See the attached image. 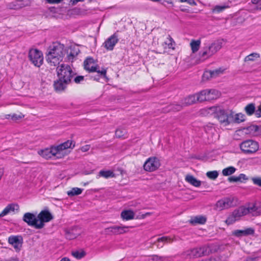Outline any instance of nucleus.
Segmentation results:
<instances>
[{
    "mask_svg": "<svg viewBox=\"0 0 261 261\" xmlns=\"http://www.w3.org/2000/svg\"><path fill=\"white\" fill-rule=\"evenodd\" d=\"M195 95L196 96L197 101L202 102L205 100H208V99H207V90H202L199 93L195 94Z\"/></svg>",
    "mask_w": 261,
    "mask_h": 261,
    "instance_id": "nucleus-29",
    "label": "nucleus"
},
{
    "mask_svg": "<svg viewBox=\"0 0 261 261\" xmlns=\"http://www.w3.org/2000/svg\"><path fill=\"white\" fill-rule=\"evenodd\" d=\"M71 254L73 257L79 259L82 258L86 255L85 252L82 250L73 251Z\"/></svg>",
    "mask_w": 261,
    "mask_h": 261,
    "instance_id": "nucleus-37",
    "label": "nucleus"
},
{
    "mask_svg": "<svg viewBox=\"0 0 261 261\" xmlns=\"http://www.w3.org/2000/svg\"><path fill=\"white\" fill-rule=\"evenodd\" d=\"M98 176L103 177L106 178L109 177H113L115 176V174L113 171L111 170H101L99 171Z\"/></svg>",
    "mask_w": 261,
    "mask_h": 261,
    "instance_id": "nucleus-32",
    "label": "nucleus"
},
{
    "mask_svg": "<svg viewBox=\"0 0 261 261\" xmlns=\"http://www.w3.org/2000/svg\"><path fill=\"white\" fill-rule=\"evenodd\" d=\"M247 210V215L250 214L253 216H256L261 215V205H257L256 203H249L245 205Z\"/></svg>",
    "mask_w": 261,
    "mask_h": 261,
    "instance_id": "nucleus-17",
    "label": "nucleus"
},
{
    "mask_svg": "<svg viewBox=\"0 0 261 261\" xmlns=\"http://www.w3.org/2000/svg\"><path fill=\"white\" fill-rule=\"evenodd\" d=\"M236 171V169L232 166H230L223 169L222 173L224 176H229L233 174Z\"/></svg>",
    "mask_w": 261,
    "mask_h": 261,
    "instance_id": "nucleus-36",
    "label": "nucleus"
},
{
    "mask_svg": "<svg viewBox=\"0 0 261 261\" xmlns=\"http://www.w3.org/2000/svg\"><path fill=\"white\" fill-rule=\"evenodd\" d=\"M58 78L66 82L70 83L74 73L71 66L67 64H62L57 68Z\"/></svg>",
    "mask_w": 261,
    "mask_h": 261,
    "instance_id": "nucleus-4",
    "label": "nucleus"
},
{
    "mask_svg": "<svg viewBox=\"0 0 261 261\" xmlns=\"http://www.w3.org/2000/svg\"><path fill=\"white\" fill-rule=\"evenodd\" d=\"M118 41V36L114 34L105 41L103 45L107 50H112Z\"/></svg>",
    "mask_w": 261,
    "mask_h": 261,
    "instance_id": "nucleus-18",
    "label": "nucleus"
},
{
    "mask_svg": "<svg viewBox=\"0 0 261 261\" xmlns=\"http://www.w3.org/2000/svg\"><path fill=\"white\" fill-rule=\"evenodd\" d=\"M151 260L152 261H163V258L158 255H153L151 257Z\"/></svg>",
    "mask_w": 261,
    "mask_h": 261,
    "instance_id": "nucleus-51",
    "label": "nucleus"
},
{
    "mask_svg": "<svg viewBox=\"0 0 261 261\" xmlns=\"http://www.w3.org/2000/svg\"><path fill=\"white\" fill-rule=\"evenodd\" d=\"M259 229L260 231H261V224H260L259 226Z\"/></svg>",
    "mask_w": 261,
    "mask_h": 261,
    "instance_id": "nucleus-59",
    "label": "nucleus"
},
{
    "mask_svg": "<svg viewBox=\"0 0 261 261\" xmlns=\"http://www.w3.org/2000/svg\"><path fill=\"white\" fill-rule=\"evenodd\" d=\"M74 146V144L73 143V142L68 140L57 146L40 150L38 151V153L46 159L53 157L60 159L68 153L67 149L72 148Z\"/></svg>",
    "mask_w": 261,
    "mask_h": 261,
    "instance_id": "nucleus-1",
    "label": "nucleus"
},
{
    "mask_svg": "<svg viewBox=\"0 0 261 261\" xmlns=\"http://www.w3.org/2000/svg\"><path fill=\"white\" fill-rule=\"evenodd\" d=\"M229 7L227 4L217 5L212 8V12L214 14H218L223 12L225 9Z\"/></svg>",
    "mask_w": 261,
    "mask_h": 261,
    "instance_id": "nucleus-23",
    "label": "nucleus"
},
{
    "mask_svg": "<svg viewBox=\"0 0 261 261\" xmlns=\"http://www.w3.org/2000/svg\"><path fill=\"white\" fill-rule=\"evenodd\" d=\"M109 231L114 234H118V226H114L108 228Z\"/></svg>",
    "mask_w": 261,
    "mask_h": 261,
    "instance_id": "nucleus-47",
    "label": "nucleus"
},
{
    "mask_svg": "<svg viewBox=\"0 0 261 261\" xmlns=\"http://www.w3.org/2000/svg\"><path fill=\"white\" fill-rule=\"evenodd\" d=\"M134 213L130 210H125L121 212V216L123 220H129L134 218Z\"/></svg>",
    "mask_w": 261,
    "mask_h": 261,
    "instance_id": "nucleus-30",
    "label": "nucleus"
},
{
    "mask_svg": "<svg viewBox=\"0 0 261 261\" xmlns=\"http://www.w3.org/2000/svg\"><path fill=\"white\" fill-rule=\"evenodd\" d=\"M259 58V55L257 53H252L246 56L244 59L245 62L254 61Z\"/></svg>",
    "mask_w": 261,
    "mask_h": 261,
    "instance_id": "nucleus-40",
    "label": "nucleus"
},
{
    "mask_svg": "<svg viewBox=\"0 0 261 261\" xmlns=\"http://www.w3.org/2000/svg\"><path fill=\"white\" fill-rule=\"evenodd\" d=\"M245 119V115L242 113H238L234 114L233 112V120L232 122L240 123L244 121Z\"/></svg>",
    "mask_w": 261,
    "mask_h": 261,
    "instance_id": "nucleus-33",
    "label": "nucleus"
},
{
    "mask_svg": "<svg viewBox=\"0 0 261 261\" xmlns=\"http://www.w3.org/2000/svg\"><path fill=\"white\" fill-rule=\"evenodd\" d=\"M165 43L167 45L168 48H173L174 42L173 39L170 36H169L167 38V41H166Z\"/></svg>",
    "mask_w": 261,
    "mask_h": 261,
    "instance_id": "nucleus-44",
    "label": "nucleus"
},
{
    "mask_svg": "<svg viewBox=\"0 0 261 261\" xmlns=\"http://www.w3.org/2000/svg\"><path fill=\"white\" fill-rule=\"evenodd\" d=\"M23 117L24 115L20 113L19 114H13L12 115H6V118L7 119H11L13 121H16L21 119Z\"/></svg>",
    "mask_w": 261,
    "mask_h": 261,
    "instance_id": "nucleus-41",
    "label": "nucleus"
},
{
    "mask_svg": "<svg viewBox=\"0 0 261 261\" xmlns=\"http://www.w3.org/2000/svg\"><path fill=\"white\" fill-rule=\"evenodd\" d=\"M38 229L44 227L45 223L49 222L53 218L51 214L47 210L42 211L38 215Z\"/></svg>",
    "mask_w": 261,
    "mask_h": 261,
    "instance_id": "nucleus-13",
    "label": "nucleus"
},
{
    "mask_svg": "<svg viewBox=\"0 0 261 261\" xmlns=\"http://www.w3.org/2000/svg\"><path fill=\"white\" fill-rule=\"evenodd\" d=\"M257 9L261 10V3L259 4L258 6H257Z\"/></svg>",
    "mask_w": 261,
    "mask_h": 261,
    "instance_id": "nucleus-57",
    "label": "nucleus"
},
{
    "mask_svg": "<svg viewBox=\"0 0 261 261\" xmlns=\"http://www.w3.org/2000/svg\"><path fill=\"white\" fill-rule=\"evenodd\" d=\"M222 46V41L221 40H217L214 42L211 45L204 48L201 54L202 57H208L212 56L220 50Z\"/></svg>",
    "mask_w": 261,
    "mask_h": 261,
    "instance_id": "nucleus-11",
    "label": "nucleus"
},
{
    "mask_svg": "<svg viewBox=\"0 0 261 261\" xmlns=\"http://www.w3.org/2000/svg\"><path fill=\"white\" fill-rule=\"evenodd\" d=\"M240 148L244 153L252 154L258 150L259 145L257 141L249 139L244 141L240 143Z\"/></svg>",
    "mask_w": 261,
    "mask_h": 261,
    "instance_id": "nucleus-5",
    "label": "nucleus"
},
{
    "mask_svg": "<svg viewBox=\"0 0 261 261\" xmlns=\"http://www.w3.org/2000/svg\"><path fill=\"white\" fill-rule=\"evenodd\" d=\"M19 206L17 204L11 203L8 204L0 214V217H3L11 212H14L15 211H18Z\"/></svg>",
    "mask_w": 261,
    "mask_h": 261,
    "instance_id": "nucleus-20",
    "label": "nucleus"
},
{
    "mask_svg": "<svg viewBox=\"0 0 261 261\" xmlns=\"http://www.w3.org/2000/svg\"><path fill=\"white\" fill-rule=\"evenodd\" d=\"M2 92L0 91V97L2 96Z\"/></svg>",
    "mask_w": 261,
    "mask_h": 261,
    "instance_id": "nucleus-60",
    "label": "nucleus"
},
{
    "mask_svg": "<svg viewBox=\"0 0 261 261\" xmlns=\"http://www.w3.org/2000/svg\"><path fill=\"white\" fill-rule=\"evenodd\" d=\"M173 241V239L169 237H162L158 239V247H162L165 243H170Z\"/></svg>",
    "mask_w": 261,
    "mask_h": 261,
    "instance_id": "nucleus-31",
    "label": "nucleus"
},
{
    "mask_svg": "<svg viewBox=\"0 0 261 261\" xmlns=\"http://www.w3.org/2000/svg\"><path fill=\"white\" fill-rule=\"evenodd\" d=\"M80 50L78 48L71 49L67 57L68 61L72 62L74 58L79 54Z\"/></svg>",
    "mask_w": 261,
    "mask_h": 261,
    "instance_id": "nucleus-34",
    "label": "nucleus"
},
{
    "mask_svg": "<svg viewBox=\"0 0 261 261\" xmlns=\"http://www.w3.org/2000/svg\"><path fill=\"white\" fill-rule=\"evenodd\" d=\"M83 189L79 188H73L70 191L67 192V194L69 196L78 195L82 193Z\"/></svg>",
    "mask_w": 261,
    "mask_h": 261,
    "instance_id": "nucleus-39",
    "label": "nucleus"
},
{
    "mask_svg": "<svg viewBox=\"0 0 261 261\" xmlns=\"http://www.w3.org/2000/svg\"><path fill=\"white\" fill-rule=\"evenodd\" d=\"M60 261H71L69 258L66 257H63Z\"/></svg>",
    "mask_w": 261,
    "mask_h": 261,
    "instance_id": "nucleus-56",
    "label": "nucleus"
},
{
    "mask_svg": "<svg viewBox=\"0 0 261 261\" xmlns=\"http://www.w3.org/2000/svg\"><path fill=\"white\" fill-rule=\"evenodd\" d=\"M253 4H257V6L261 3V0H251Z\"/></svg>",
    "mask_w": 261,
    "mask_h": 261,
    "instance_id": "nucleus-55",
    "label": "nucleus"
},
{
    "mask_svg": "<svg viewBox=\"0 0 261 261\" xmlns=\"http://www.w3.org/2000/svg\"><path fill=\"white\" fill-rule=\"evenodd\" d=\"M260 258H261V256L253 255L247 258L246 261H257Z\"/></svg>",
    "mask_w": 261,
    "mask_h": 261,
    "instance_id": "nucleus-46",
    "label": "nucleus"
},
{
    "mask_svg": "<svg viewBox=\"0 0 261 261\" xmlns=\"http://www.w3.org/2000/svg\"><path fill=\"white\" fill-rule=\"evenodd\" d=\"M191 47L193 53H195L198 50L200 45V41L193 40L190 43Z\"/></svg>",
    "mask_w": 261,
    "mask_h": 261,
    "instance_id": "nucleus-38",
    "label": "nucleus"
},
{
    "mask_svg": "<svg viewBox=\"0 0 261 261\" xmlns=\"http://www.w3.org/2000/svg\"><path fill=\"white\" fill-rule=\"evenodd\" d=\"M254 185H256L261 188V177H253L251 178Z\"/></svg>",
    "mask_w": 261,
    "mask_h": 261,
    "instance_id": "nucleus-45",
    "label": "nucleus"
},
{
    "mask_svg": "<svg viewBox=\"0 0 261 261\" xmlns=\"http://www.w3.org/2000/svg\"><path fill=\"white\" fill-rule=\"evenodd\" d=\"M248 180V177L247 176L241 173L239 174L238 176H232L228 178V180L230 182H244L246 180Z\"/></svg>",
    "mask_w": 261,
    "mask_h": 261,
    "instance_id": "nucleus-24",
    "label": "nucleus"
},
{
    "mask_svg": "<svg viewBox=\"0 0 261 261\" xmlns=\"http://www.w3.org/2000/svg\"><path fill=\"white\" fill-rule=\"evenodd\" d=\"M58 80L56 81L54 83V87L56 90L61 91L64 90L66 85L69 84V82H66L62 79L58 78Z\"/></svg>",
    "mask_w": 261,
    "mask_h": 261,
    "instance_id": "nucleus-25",
    "label": "nucleus"
},
{
    "mask_svg": "<svg viewBox=\"0 0 261 261\" xmlns=\"http://www.w3.org/2000/svg\"><path fill=\"white\" fill-rule=\"evenodd\" d=\"M29 58L32 64L37 67H40L43 64V54L38 49L34 48L30 49Z\"/></svg>",
    "mask_w": 261,
    "mask_h": 261,
    "instance_id": "nucleus-10",
    "label": "nucleus"
},
{
    "mask_svg": "<svg viewBox=\"0 0 261 261\" xmlns=\"http://www.w3.org/2000/svg\"><path fill=\"white\" fill-rule=\"evenodd\" d=\"M223 70L221 69H216L213 71H205L202 75V80L205 81L210 78L216 77L219 74L222 73Z\"/></svg>",
    "mask_w": 261,
    "mask_h": 261,
    "instance_id": "nucleus-22",
    "label": "nucleus"
},
{
    "mask_svg": "<svg viewBox=\"0 0 261 261\" xmlns=\"http://www.w3.org/2000/svg\"><path fill=\"white\" fill-rule=\"evenodd\" d=\"M255 232L254 229L252 227L246 228L244 230H235L232 231V233L233 236L237 237H241L243 236H247L249 235L254 234Z\"/></svg>",
    "mask_w": 261,
    "mask_h": 261,
    "instance_id": "nucleus-19",
    "label": "nucleus"
},
{
    "mask_svg": "<svg viewBox=\"0 0 261 261\" xmlns=\"http://www.w3.org/2000/svg\"><path fill=\"white\" fill-rule=\"evenodd\" d=\"M181 2H188L189 0H180Z\"/></svg>",
    "mask_w": 261,
    "mask_h": 261,
    "instance_id": "nucleus-58",
    "label": "nucleus"
},
{
    "mask_svg": "<svg viewBox=\"0 0 261 261\" xmlns=\"http://www.w3.org/2000/svg\"><path fill=\"white\" fill-rule=\"evenodd\" d=\"M206 221V218L205 217L201 215H199L191 218L190 220V223L193 224H203L205 223Z\"/></svg>",
    "mask_w": 261,
    "mask_h": 261,
    "instance_id": "nucleus-26",
    "label": "nucleus"
},
{
    "mask_svg": "<svg viewBox=\"0 0 261 261\" xmlns=\"http://www.w3.org/2000/svg\"><path fill=\"white\" fill-rule=\"evenodd\" d=\"M245 111L246 114L249 116L255 114L256 111L255 105L252 103L247 105L245 108Z\"/></svg>",
    "mask_w": 261,
    "mask_h": 261,
    "instance_id": "nucleus-35",
    "label": "nucleus"
},
{
    "mask_svg": "<svg viewBox=\"0 0 261 261\" xmlns=\"http://www.w3.org/2000/svg\"><path fill=\"white\" fill-rule=\"evenodd\" d=\"M211 252L208 246H203L200 247L193 248L185 252L184 255L187 258L198 257L203 255H207Z\"/></svg>",
    "mask_w": 261,
    "mask_h": 261,
    "instance_id": "nucleus-6",
    "label": "nucleus"
},
{
    "mask_svg": "<svg viewBox=\"0 0 261 261\" xmlns=\"http://www.w3.org/2000/svg\"><path fill=\"white\" fill-rule=\"evenodd\" d=\"M95 80H96V81H98V80H99V79H95Z\"/></svg>",
    "mask_w": 261,
    "mask_h": 261,
    "instance_id": "nucleus-61",
    "label": "nucleus"
},
{
    "mask_svg": "<svg viewBox=\"0 0 261 261\" xmlns=\"http://www.w3.org/2000/svg\"><path fill=\"white\" fill-rule=\"evenodd\" d=\"M207 114L214 115L221 124L227 125L232 122L233 112L229 109H224L221 106H213L206 109Z\"/></svg>",
    "mask_w": 261,
    "mask_h": 261,
    "instance_id": "nucleus-2",
    "label": "nucleus"
},
{
    "mask_svg": "<svg viewBox=\"0 0 261 261\" xmlns=\"http://www.w3.org/2000/svg\"><path fill=\"white\" fill-rule=\"evenodd\" d=\"M84 0H70V3L72 5H74L79 2H83Z\"/></svg>",
    "mask_w": 261,
    "mask_h": 261,
    "instance_id": "nucleus-54",
    "label": "nucleus"
},
{
    "mask_svg": "<svg viewBox=\"0 0 261 261\" xmlns=\"http://www.w3.org/2000/svg\"><path fill=\"white\" fill-rule=\"evenodd\" d=\"M237 205V199L236 197L230 196L224 197L219 200L216 204V209L218 211H222L228 209Z\"/></svg>",
    "mask_w": 261,
    "mask_h": 261,
    "instance_id": "nucleus-7",
    "label": "nucleus"
},
{
    "mask_svg": "<svg viewBox=\"0 0 261 261\" xmlns=\"http://www.w3.org/2000/svg\"><path fill=\"white\" fill-rule=\"evenodd\" d=\"M8 242L16 251H19L22 247L23 239L20 236H11L8 238Z\"/></svg>",
    "mask_w": 261,
    "mask_h": 261,
    "instance_id": "nucleus-15",
    "label": "nucleus"
},
{
    "mask_svg": "<svg viewBox=\"0 0 261 261\" xmlns=\"http://www.w3.org/2000/svg\"><path fill=\"white\" fill-rule=\"evenodd\" d=\"M47 2L49 4H58L60 3L62 0H46Z\"/></svg>",
    "mask_w": 261,
    "mask_h": 261,
    "instance_id": "nucleus-53",
    "label": "nucleus"
},
{
    "mask_svg": "<svg viewBox=\"0 0 261 261\" xmlns=\"http://www.w3.org/2000/svg\"><path fill=\"white\" fill-rule=\"evenodd\" d=\"M90 149V146L89 145H85L83 147H81V150L83 151V152H86V151H87L88 150H89Z\"/></svg>",
    "mask_w": 261,
    "mask_h": 261,
    "instance_id": "nucleus-52",
    "label": "nucleus"
},
{
    "mask_svg": "<svg viewBox=\"0 0 261 261\" xmlns=\"http://www.w3.org/2000/svg\"><path fill=\"white\" fill-rule=\"evenodd\" d=\"M160 160L156 157H150L144 163L143 167L146 171L152 172L158 169L160 166Z\"/></svg>",
    "mask_w": 261,
    "mask_h": 261,
    "instance_id": "nucleus-14",
    "label": "nucleus"
},
{
    "mask_svg": "<svg viewBox=\"0 0 261 261\" xmlns=\"http://www.w3.org/2000/svg\"><path fill=\"white\" fill-rule=\"evenodd\" d=\"M84 68L90 72H96L103 77H106L107 71L105 69L98 70L99 67L94 60L92 58H88L84 61Z\"/></svg>",
    "mask_w": 261,
    "mask_h": 261,
    "instance_id": "nucleus-9",
    "label": "nucleus"
},
{
    "mask_svg": "<svg viewBox=\"0 0 261 261\" xmlns=\"http://www.w3.org/2000/svg\"><path fill=\"white\" fill-rule=\"evenodd\" d=\"M220 96V92L215 89L207 90V97L208 100H211L216 99Z\"/></svg>",
    "mask_w": 261,
    "mask_h": 261,
    "instance_id": "nucleus-28",
    "label": "nucleus"
},
{
    "mask_svg": "<svg viewBox=\"0 0 261 261\" xmlns=\"http://www.w3.org/2000/svg\"><path fill=\"white\" fill-rule=\"evenodd\" d=\"M84 80V76H77L74 79L75 83L79 84Z\"/></svg>",
    "mask_w": 261,
    "mask_h": 261,
    "instance_id": "nucleus-50",
    "label": "nucleus"
},
{
    "mask_svg": "<svg viewBox=\"0 0 261 261\" xmlns=\"http://www.w3.org/2000/svg\"><path fill=\"white\" fill-rule=\"evenodd\" d=\"M127 229V227L118 226V234H121L126 232Z\"/></svg>",
    "mask_w": 261,
    "mask_h": 261,
    "instance_id": "nucleus-48",
    "label": "nucleus"
},
{
    "mask_svg": "<svg viewBox=\"0 0 261 261\" xmlns=\"http://www.w3.org/2000/svg\"><path fill=\"white\" fill-rule=\"evenodd\" d=\"M23 221L27 223L29 226L34 227L36 229H38V218L33 213H26L23 216Z\"/></svg>",
    "mask_w": 261,
    "mask_h": 261,
    "instance_id": "nucleus-16",
    "label": "nucleus"
},
{
    "mask_svg": "<svg viewBox=\"0 0 261 261\" xmlns=\"http://www.w3.org/2000/svg\"><path fill=\"white\" fill-rule=\"evenodd\" d=\"M28 3L27 1H14L8 4L7 7L10 9H18L27 6Z\"/></svg>",
    "mask_w": 261,
    "mask_h": 261,
    "instance_id": "nucleus-21",
    "label": "nucleus"
},
{
    "mask_svg": "<svg viewBox=\"0 0 261 261\" xmlns=\"http://www.w3.org/2000/svg\"><path fill=\"white\" fill-rule=\"evenodd\" d=\"M185 179L188 183L190 184L194 187H199L201 185V181L197 179L192 175H187Z\"/></svg>",
    "mask_w": 261,
    "mask_h": 261,
    "instance_id": "nucleus-27",
    "label": "nucleus"
},
{
    "mask_svg": "<svg viewBox=\"0 0 261 261\" xmlns=\"http://www.w3.org/2000/svg\"><path fill=\"white\" fill-rule=\"evenodd\" d=\"M126 133V130L123 128H119L115 132L116 136L118 138L124 137Z\"/></svg>",
    "mask_w": 261,
    "mask_h": 261,
    "instance_id": "nucleus-43",
    "label": "nucleus"
},
{
    "mask_svg": "<svg viewBox=\"0 0 261 261\" xmlns=\"http://www.w3.org/2000/svg\"><path fill=\"white\" fill-rule=\"evenodd\" d=\"M247 210L245 206H241L234 210L226 220V223L229 225L239 220L244 216L247 215Z\"/></svg>",
    "mask_w": 261,
    "mask_h": 261,
    "instance_id": "nucleus-8",
    "label": "nucleus"
},
{
    "mask_svg": "<svg viewBox=\"0 0 261 261\" xmlns=\"http://www.w3.org/2000/svg\"><path fill=\"white\" fill-rule=\"evenodd\" d=\"M196 96L195 94L190 95L185 98L182 100L181 105L172 104L168 106L169 111H179L182 106H187L195 103L196 100Z\"/></svg>",
    "mask_w": 261,
    "mask_h": 261,
    "instance_id": "nucleus-12",
    "label": "nucleus"
},
{
    "mask_svg": "<svg viewBox=\"0 0 261 261\" xmlns=\"http://www.w3.org/2000/svg\"><path fill=\"white\" fill-rule=\"evenodd\" d=\"M65 50L63 45L54 43L48 49L46 60L51 65L56 66L62 60Z\"/></svg>",
    "mask_w": 261,
    "mask_h": 261,
    "instance_id": "nucleus-3",
    "label": "nucleus"
},
{
    "mask_svg": "<svg viewBox=\"0 0 261 261\" xmlns=\"http://www.w3.org/2000/svg\"><path fill=\"white\" fill-rule=\"evenodd\" d=\"M219 173L217 171H208L206 173V176L210 179H215L218 176Z\"/></svg>",
    "mask_w": 261,
    "mask_h": 261,
    "instance_id": "nucleus-42",
    "label": "nucleus"
},
{
    "mask_svg": "<svg viewBox=\"0 0 261 261\" xmlns=\"http://www.w3.org/2000/svg\"><path fill=\"white\" fill-rule=\"evenodd\" d=\"M255 115L258 118L261 117V104L257 107V109L255 111Z\"/></svg>",
    "mask_w": 261,
    "mask_h": 261,
    "instance_id": "nucleus-49",
    "label": "nucleus"
}]
</instances>
